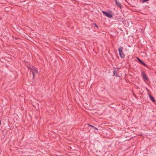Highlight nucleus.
Segmentation results:
<instances>
[{"label": "nucleus", "mask_w": 156, "mask_h": 156, "mask_svg": "<svg viewBox=\"0 0 156 156\" xmlns=\"http://www.w3.org/2000/svg\"><path fill=\"white\" fill-rule=\"evenodd\" d=\"M27 66V67L28 68V70H30V74L32 73L33 75V79H34L35 78V74L34 73H38V71L37 69H35L34 67L32 66Z\"/></svg>", "instance_id": "f257e3e1"}, {"label": "nucleus", "mask_w": 156, "mask_h": 156, "mask_svg": "<svg viewBox=\"0 0 156 156\" xmlns=\"http://www.w3.org/2000/svg\"><path fill=\"white\" fill-rule=\"evenodd\" d=\"M102 12L104 15L109 18H110L112 17L113 13L111 11L109 12L103 11Z\"/></svg>", "instance_id": "f03ea898"}, {"label": "nucleus", "mask_w": 156, "mask_h": 156, "mask_svg": "<svg viewBox=\"0 0 156 156\" xmlns=\"http://www.w3.org/2000/svg\"><path fill=\"white\" fill-rule=\"evenodd\" d=\"M123 48L122 47H120L119 48L118 50L119 51V54L120 57L122 58H124L125 57V55L124 53L123 52Z\"/></svg>", "instance_id": "7ed1b4c3"}, {"label": "nucleus", "mask_w": 156, "mask_h": 156, "mask_svg": "<svg viewBox=\"0 0 156 156\" xmlns=\"http://www.w3.org/2000/svg\"><path fill=\"white\" fill-rule=\"evenodd\" d=\"M120 69V68H115L114 67L113 68V76H115L116 77H120V76H119L118 74V71L119 69Z\"/></svg>", "instance_id": "20e7f679"}, {"label": "nucleus", "mask_w": 156, "mask_h": 156, "mask_svg": "<svg viewBox=\"0 0 156 156\" xmlns=\"http://www.w3.org/2000/svg\"><path fill=\"white\" fill-rule=\"evenodd\" d=\"M136 58L138 61V62L142 64L145 67L148 68L147 65L145 64L144 62H143L140 58L138 57H137Z\"/></svg>", "instance_id": "39448f33"}, {"label": "nucleus", "mask_w": 156, "mask_h": 156, "mask_svg": "<svg viewBox=\"0 0 156 156\" xmlns=\"http://www.w3.org/2000/svg\"><path fill=\"white\" fill-rule=\"evenodd\" d=\"M141 75L142 76V77L144 79H145L147 81H149V79L147 77L146 75L145 74L144 72L142 71L141 72Z\"/></svg>", "instance_id": "423d86ee"}, {"label": "nucleus", "mask_w": 156, "mask_h": 156, "mask_svg": "<svg viewBox=\"0 0 156 156\" xmlns=\"http://www.w3.org/2000/svg\"><path fill=\"white\" fill-rule=\"evenodd\" d=\"M115 2V5L118 7H119L120 9H121L122 7V6L121 5V3L118 2L117 0H114Z\"/></svg>", "instance_id": "0eeeda50"}, {"label": "nucleus", "mask_w": 156, "mask_h": 156, "mask_svg": "<svg viewBox=\"0 0 156 156\" xmlns=\"http://www.w3.org/2000/svg\"><path fill=\"white\" fill-rule=\"evenodd\" d=\"M149 97L151 100L153 102H155L156 101L154 98L152 96L151 94H149Z\"/></svg>", "instance_id": "6e6552de"}, {"label": "nucleus", "mask_w": 156, "mask_h": 156, "mask_svg": "<svg viewBox=\"0 0 156 156\" xmlns=\"http://www.w3.org/2000/svg\"><path fill=\"white\" fill-rule=\"evenodd\" d=\"M87 125L88 126H90V127H92V128H93L94 129L98 130V129L97 128L95 127L94 126H93V125H92L89 124H87Z\"/></svg>", "instance_id": "1a4fd4ad"}, {"label": "nucleus", "mask_w": 156, "mask_h": 156, "mask_svg": "<svg viewBox=\"0 0 156 156\" xmlns=\"http://www.w3.org/2000/svg\"><path fill=\"white\" fill-rule=\"evenodd\" d=\"M142 2V3H144L146 2H147V1H148L149 0H141Z\"/></svg>", "instance_id": "9d476101"}, {"label": "nucleus", "mask_w": 156, "mask_h": 156, "mask_svg": "<svg viewBox=\"0 0 156 156\" xmlns=\"http://www.w3.org/2000/svg\"><path fill=\"white\" fill-rule=\"evenodd\" d=\"M94 25V26L96 27V28H98V25L96 24V23H93Z\"/></svg>", "instance_id": "9b49d317"}, {"label": "nucleus", "mask_w": 156, "mask_h": 156, "mask_svg": "<svg viewBox=\"0 0 156 156\" xmlns=\"http://www.w3.org/2000/svg\"><path fill=\"white\" fill-rule=\"evenodd\" d=\"M133 96H134V97H135V98H137V97H136V94H135L134 93V92H133Z\"/></svg>", "instance_id": "f8f14e48"}, {"label": "nucleus", "mask_w": 156, "mask_h": 156, "mask_svg": "<svg viewBox=\"0 0 156 156\" xmlns=\"http://www.w3.org/2000/svg\"><path fill=\"white\" fill-rule=\"evenodd\" d=\"M15 39H18V38H17L16 37V38H15Z\"/></svg>", "instance_id": "ddd939ff"}]
</instances>
